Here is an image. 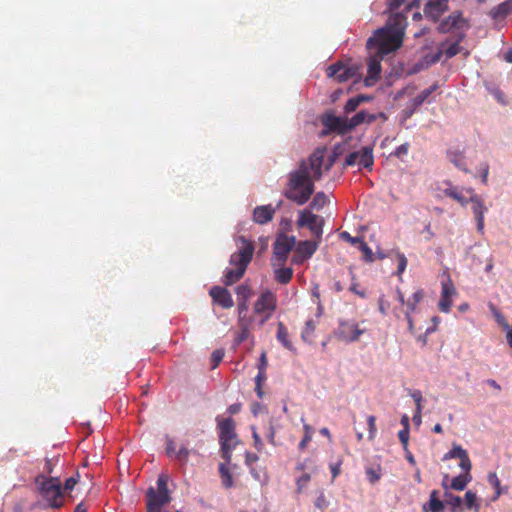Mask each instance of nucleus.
Masks as SVG:
<instances>
[{
    "mask_svg": "<svg viewBox=\"0 0 512 512\" xmlns=\"http://www.w3.org/2000/svg\"><path fill=\"white\" fill-rule=\"evenodd\" d=\"M323 160L324 149H316L307 161L302 160L289 174L284 196L297 205L305 204L314 193V181L322 177Z\"/></svg>",
    "mask_w": 512,
    "mask_h": 512,
    "instance_id": "obj_1",
    "label": "nucleus"
},
{
    "mask_svg": "<svg viewBox=\"0 0 512 512\" xmlns=\"http://www.w3.org/2000/svg\"><path fill=\"white\" fill-rule=\"evenodd\" d=\"M237 251L231 254L229 263L234 268L226 269L223 283L227 286L239 281L245 274L246 269L253 258L255 246L252 241L244 236L236 238Z\"/></svg>",
    "mask_w": 512,
    "mask_h": 512,
    "instance_id": "obj_2",
    "label": "nucleus"
},
{
    "mask_svg": "<svg viewBox=\"0 0 512 512\" xmlns=\"http://www.w3.org/2000/svg\"><path fill=\"white\" fill-rule=\"evenodd\" d=\"M35 484L45 504L44 508L59 509L64 505L61 483L57 477H46L43 474L35 478Z\"/></svg>",
    "mask_w": 512,
    "mask_h": 512,
    "instance_id": "obj_3",
    "label": "nucleus"
},
{
    "mask_svg": "<svg viewBox=\"0 0 512 512\" xmlns=\"http://www.w3.org/2000/svg\"><path fill=\"white\" fill-rule=\"evenodd\" d=\"M402 41L403 36H400V33L380 28L367 40L366 46L367 49H374L376 54L383 57L397 50L401 46Z\"/></svg>",
    "mask_w": 512,
    "mask_h": 512,
    "instance_id": "obj_4",
    "label": "nucleus"
},
{
    "mask_svg": "<svg viewBox=\"0 0 512 512\" xmlns=\"http://www.w3.org/2000/svg\"><path fill=\"white\" fill-rule=\"evenodd\" d=\"M218 428L222 458L230 463L232 452L239 442L235 432V422L232 418H226L219 422Z\"/></svg>",
    "mask_w": 512,
    "mask_h": 512,
    "instance_id": "obj_5",
    "label": "nucleus"
},
{
    "mask_svg": "<svg viewBox=\"0 0 512 512\" xmlns=\"http://www.w3.org/2000/svg\"><path fill=\"white\" fill-rule=\"evenodd\" d=\"M296 224L298 228L307 227L316 237L317 241H321L324 226L323 217L313 214L308 210H303L299 213Z\"/></svg>",
    "mask_w": 512,
    "mask_h": 512,
    "instance_id": "obj_6",
    "label": "nucleus"
},
{
    "mask_svg": "<svg viewBox=\"0 0 512 512\" xmlns=\"http://www.w3.org/2000/svg\"><path fill=\"white\" fill-rule=\"evenodd\" d=\"M277 308V297L270 291L265 290L260 294L256 302L254 303V312L256 314L263 315L262 323L271 318L272 314Z\"/></svg>",
    "mask_w": 512,
    "mask_h": 512,
    "instance_id": "obj_7",
    "label": "nucleus"
},
{
    "mask_svg": "<svg viewBox=\"0 0 512 512\" xmlns=\"http://www.w3.org/2000/svg\"><path fill=\"white\" fill-rule=\"evenodd\" d=\"M358 73L356 65H347L343 62H336L326 69V75L339 83L346 82L354 78Z\"/></svg>",
    "mask_w": 512,
    "mask_h": 512,
    "instance_id": "obj_8",
    "label": "nucleus"
},
{
    "mask_svg": "<svg viewBox=\"0 0 512 512\" xmlns=\"http://www.w3.org/2000/svg\"><path fill=\"white\" fill-rule=\"evenodd\" d=\"M364 332L354 321H340L334 334L338 340L350 343L357 341Z\"/></svg>",
    "mask_w": 512,
    "mask_h": 512,
    "instance_id": "obj_9",
    "label": "nucleus"
},
{
    "mask_svg": "<svg viewBox=\"0 0 512 512\" xmlns=\"http://www.w3.org/2000/svg\"><path fill=\"white\" fill-rule=\"evenodd\" d=\"M466 192L470 195L469 201L472 204L471 209L474 214L477 231L481 234L484 233V217L485 213L488 211V208L485 206L482 198L477 195L473 188L466 189Z\"/></svg>",
    "mask_w": 512,
    "mask_h": 512,
    "instance_id": "obj_10",
    "label": "nucleus"
},
{
    "mask_svg": "<svg viewBox=\"0 0 512 512\" xmlns=\"http://www.w3.org/2000/svg\"><path fill=\"white\" fill-rule=\"evenodd\" d=\"M296 245V238L294 236H287L281 234L276 238L274 243V256L281 263H285L290 251Z\"/></svg>",
    "mask_w": 512,
    "mask_h": 512,
    "instance_id": "obj_11",
    "label": "nucleus"
},
{
    "mask_svg": "<svg viewBox=\"0 0 512 512\" xmlns=\"http://www.w3.org/2000/svg\"><path fill=\"white\" fill-rule=\"evenodd\" d=\"M146 498L147 512H161L162 507L171 501L170 494L158 493L153 487L148 488Z\"/></svg>",
    "mask_w": 512,
    "mask_h": 512,
    "instance_id": "obj_12",
    "label": "nucleus"
},
{
    "mask_svg": "<svg viewBox=\"0 0 512 512\" xmlns=\"http://www.w3.org/2000/svg\"><path fill=\"white\" fill-rule=\"evenodd\" d=\"M320 242L311 241V240H305L300 241L295 249V254L293 256V262L300 264L306 261L307 259L311 258L312 255L316 252L318 249V245Z\"/></svg>",
    "mask_w": 512,
    "mask_h": 512,
    "instance_id": "obj_13",
    "label": "nucleus"
},
{
    "mask_svg": "<svg viewBox=\"0 0 512 512\" xmlns=\"http://www.w3.org/2000/svg\"><path fill=\"white\" fill-rule=\"evenodd\" d=\"M456 294V289L450 278L441 283V297L438 303L439 310L447 313L452 306V297Z\"/></svg>",
    "mask_w": 512,
    "mask_h": 512,
    "instance_id": "obj_14",
    "label": "nucleus"
},
{
    "mask_svg": "<svg viewBox=\"0 0 512 512\" xmlns=\"http://www.w3.org/2000/svg\"><path fill=\"white\" fill-rule=\"evenodd\" d=\"M449 0H428L424 7V14L427 18L436 22L448 10Z\"/></svg>",
    "mask_w": 512,
    "mask_h": 512,
    "instance_id": "obj_15",
    "label": "nucleus"
},
{
    "mask_svg": "<svg viewBox=\"0 0 512 512\" xmlns=\"http://www.w3.org/2000/svg\"><path fill=\"white\" fill-rule=\"evenodd\" d=\"M382 56L376 54L368 59L367 76L364 80L366 86H373L379 79L381 74Z\"/></svg>",
    "mask_w": 512,
    "mask_h": 512,
    "instance_id": "obj_16",
    "label": "nucleus"
},
{
    "mask_svg": "<svg viewBox=\"0 0 512 512\" xmlns=\"http://www.w3.org/2000/svg\"><path fill=\"white\" fill-rule=\"evenodd\" d=\"M209 295L215 303L220 305L224 309H229L234 306V301L230 292L223 287L213 286L210 289Z\"/></svg>",
    "mask_w": 512,
    "mask_h": 512,
    "instance_id": "obj_17",
    "label": "nucleus"
},
{
    "mask_svg": "<svg viewBox=\"0 0 512 512\" xmlns=\"http://www.w3.org/2000/svg\"><path fill=\"white\" fill-rule=\"evenodd\" d=\"M453 458L460 459L459 466L461 467V469L463 471L469 472L471 470L472 463L469 458V455H468L467 451L465 449H463L460 445L454 444L452 449L449 452H447L443 457L444 460L453 459Z\"/></svg>",
    "mask_w": 512,
    "mask_h": 512,
    "instance_id": "obj_18",
    "label": "nucleus"
},
{
    "mask_svg": "<svg viewBox=\"0 0 512 512\" xmlns=\"http://www.w3.org/2000/svg\"><path fill=\"white\" fill-rule=\"evenodd\" d=\"M276 213V209L271 205L257 206L253 210V221L257 224H266L270 222Z\"/></svg>",
    "mask_w": 512,
    "mask_h": 512,
    "instance_id": "obj_19",
    "label": "nucleus"
},
{
    "mask_svg": "<svg viewBox=\"0 0 512 512\" xmlns=\"http://www.w3.org/2000/svg\"><path fill=\"white\" fill-rule=\"evenodd\" d=\"M407 25V18L402 13H393L388 18L385 29L391 32H398L400 36H404V30Z\"/></svg>",
    "mask_w": 512,
    "mask_h": 512,
    "instance_id": "obj_20",
    "label": "nucleus"
},
{
    "mask_svg": "<svg viewBox=\"0 0 512 512\" xmlns=\"http://www.w3.org/2000/svg\"><path fill=\"white\" fill-rule=\"evenodd\" d=\"M323 124L332 131H337L341 134L347 133L351 129H348L349 120L334 115H328L324 120Z\"/></svg>",
    "mask_w": 512,
    "mask_h": 512,
    "instance_id": "obj_21",
    "label": "nucleus"
},
{
    "mask_svg": "<svg viewBox=\"0 0 512 512\" xmlns=\"http://www.w3.org/2000/svg\"><path fill=\"white\" fill-rule=\"evenodd\" d=\"M357 165L360 168H365L368 169L369 171L372 170V167L374 165V156L373 148L371 146H365L359 150V158L357 161Z\"/></svg>",
    "mask_w": 512,
    "mask_h": 512,
    "instance_id": "obj_22",
    "label": "nucleus"
},
{
    "mask_svg": "<svg viewBox=\"0 0 512 512\" xmlns=\"http://www.w3.org/2000/svg\"><path fill=\"white\" fill-rule=\"evenodd\" d=\"M510 13H512V2L506 0L493 7L490 10L489 15L492 19L498 20L507 17Z\"/></svg>",
    "mask_w": 512,
    "mask_h": 512,
    "instance_id": "obj_23",
    "label": "nucleus"
},
{
    "mask_svg": "<svg viewBox=\"0 0 512 512\" xmlns=\"http://www.w3.org/2000/svg\"><path fill=\"white\" fill-rule=\"evenodd\" d=\"M438 89V84L435 83L433 84L432 86H430L429 88L427 89H424L423 91H421L417 96H415L412 100H411V112L410 114L416 110L419 106H421L428 98L429 96L435 92L436 90Z\"/></svg>",
    "mask_w": 512,
    "mask_h": 512,
    "instance_id": "obj_24",
    "label": "nucleus"
},
{
    "mask_svg": "<svg viewBox=\"0 0 512 512\" xmlns=\"http://www.w3.org/2000/svg\"><path fill=\"white\" fill-rule=\"evenodd\" d=\"M276 338L286 349L290 351H296L295 347L289 339L288 330L282 322L278 323Z\"/></svg>",
    "mask_w": 512,
    "mask_h": 512,
    "instance_id": "obj_25",
    "label": "nucleus"
},
{
    "mask_svg": "<svg viewBox=\"0 0 512 512\" xmlns=\"http://www.w3.org/2000/svg\"><path fill=\"white\" fill-rule=\"evenodd\" d=\"M370 100H372L371 96H367V95H363V94L357 95L355 97L348 99V101L346 102V104L344 106V110L346 113L354 112L359 107V105L361 103L368 102Z\"/></svg>",
    "mask_w": 512,
    "mask_h": 512,
    "instance_id": "obj_26",
    "label": "nucleus"
},
{
    "mask_svg": "<svg viewBox=\"0 0 512 512\" xmlns=\"http://www.w3.org/2000/svg\"><path fill=\"white\" fill-rule=\"evenodd\" d=\"M447 156H448L450 162H452L457 168H459L465 172H468V169H467L466 163H465V157L461 151L448 150Z\"/></svg>",
    "mask_w": 512,
    "mask_h": 512,
    "instance_id": "obj_27",
    "label": "nucleus"
},
{
    "mask_svg": "<svg viewBox=\"0 0 512 512\" xmlns=\"http://www.w3.org/2000/svg\"><path fill=\"white\" fill-rule=\"evenodd\" d=\"M228 464L229 463L225 461V463H220L219 465V474L221 482L226 489H230L234 486L232 474L230 473L229 468L227 466Z\"/></svg>",
    "mask_w": 512,
    "mask_h": 512,
    "instance_id": "obj_28",
    "label": "nucleus"
},
{
    "mask_svg": "<svg viewBox=\"0 0 512 512\" xmlns=\"http://www.w3.org/2000/svg\"><path fill=\"white\" fill-rule=\"evenodd\" d=\"M472 477L469 472H465L463 475L454 477L451 481L450 488L456 491H462L466 488L467 484L471 481Z\"/></svg>",
    "mask_w": 512,
    "mask_h": 512,
    "instance_id": "obj_29",
    "label": "nucleus"
},
{
    "mask_svg": "<svg viewBox=\"0 0 512 512\" xmlns=\"http://www.w3.org/2000/svg\"><path fill=\"white\" fill-rule=\"evenodd\" d=\"M410 396L415 402L416 405V411L413 416V421L419 425L421 424V414H422V400L423 396L420 390H414L410 393Z\"/></svg>",
    "mask_w": 512,
    "mask_h": 512,
    "instance_id": "obj_30",
    "label": "nucleus"
},
{
    "mask_svg": "<svg viewBox=\"0 0 512 512\" xmlns=\"http://www.w3.org/2000/svg\"><path fill=\"white\" fill-rule=\"evenodd\" d=\"M487 478L489 484L495 489V495L492 498L493 501L497 500L503 493L507 492V488L504 490L502 489L501 481L495 472H490Z\"/></svg>",
    "mask_w": 512,
    "mask_h": 512,
    "instance_id": "obj_31",
    "label": "nucleus"
},
{
    "mask_svg": "<svg viewBox=\"0 0 512 512\" xmlns=\"http://www.w3.org/2000/svg\"><path fill=\"white\" fill-rule=\"evenodd\" d=\"M445 501L450 506V512H462V499L459 496L445 492Z\"/></svg>",
    "mask_w": 512,
    "mask_h": 512,
    "instance_id": "obj_32",
    "label": "nucleus"
},
{
    "mask_svg": "<svg viewBox=\"0 0 512 512\" xmlns=\"http://www.w3.org/2000/svg\"><path fill=\"white\" fill-rule=\"evenodd\" d=\"M444 194L447 197H450L454 200H456L461 206L465 207L468 203H470L469 198L467 199L462 195L461 192L457 190L455 187H450L444 190Z\"/></svg>",
    "mask_w": 512,
    "mask_h": 512,
    "instance_id": "obj_33",
    "label": "nucleus"
},
{
    "mask_svg": "<svg viewBox=\"0 0 512 512\" xmlns=\"http://www.w3.org/2000/svg\"><path fill=\"white\" fill-rule=\"evenodd\" d=\"M315 322L312 319L306 321L305 326L301 332V338L303 341L311 343L313 341L315 332Z\"/></svg>",
    "mask_w": 512,
    "mask_h": 512,
    "instance_id": "obj_34",
    "label": "nucleus"
},
{
    "mask_svg": "<svg viewBox=\"0 0 512 512\" xmlns=\"http://www.w3.org/2000/svg\"><path fill=\"white\" fill-rule=\"evenodd\" d=\"M438 491L433 490L430 493L429 509L431 512H443L444 503L438 498Z\"/></svg>",
    "mask_w": 512,
    "mask_h": 512,
    "instance_id": "obj_35",
    "label": "nucleus"
},
{
    "mask_svg": "<svg viewBox=\"0 0 512 512\" xmlns=\"http://www.w3.org/2000/svg\"><path fill=\"white\" fill-rule=\"evenodd\" d=\"M460 19V14L450 15L446 20L440 23L439 30L443 33L448 32L451 28L456 27L458 25Z\"/></svg>",
    "mask_w": 512,
    "mask_h": 512,
    "instance_id": "obj_36",
    "label": "nucleus"
},
{
    "mask_svg": "<svg viewBox=\"0 0 512 512\" xmlns=\"http://www.w3.org/2000/svg\"><path fill=\"white\" fill-rule=\"evenodd\" d=\"M293 276V270L291 268L285 267L280 268L275 271V279L277 282L281 284H287L290 282Z\"/></svg>",
    "mask_w": 512,
    "mask_h": 512,
    "instance_id": "obj_37",
    "label": "nucleus"
},
{
    "mask_svg": "<svg viewBox=\"0 0 512 512\" xmlns=\"http://www.w3.org/2000/svg\"><path fill=\"white\" fill-rule=\"evenodd\" d=\"M328 203V197L324 192H317L311 203L310 208L315 210H321Z\"/></svg>",
    "mask_w": 512,
    "mask_h": 512,
    "instance_id": "obj_38",
    "label": "nucleus"
},
{
    "mask_svg": "<svg viewBox=\"0 0 512 512\" xmlns=\"http://www.w3.org/2000/svg\"><path fill=\"white\" fill-rule=\"evenodd\" d=\"M465 506L469 510H474L475 512H479L480 504L477 499L476 493L472 491H467L465 493Z\"/></svg>",
    "mask_w": 512,
    "mask_h": 512,
    "instance_id": "obj_39",
    "label": "nucleus"
},
{
    "mask_svg": "<svg viewBox=\"0 0 512 512\" xmlns=\"http://www.w3.org/2000/svg\"><path fill=\"white\" fill-rule=\"evenodd\" d=\"M424 293L421 289L415 291L411 298L406 301L407 311L410 313L416 310L417 304L423 299Z\"/></svg>",
    "mask_w": 512,
    "mask_h": 512,
    "instance_id": "obj_40",
    "label": "nucleus"
},
{
    "mask_svg": "<svg viewBox=\"0 0 512 512\" xmlns=\"http://www.w3.org/2000/svg\"><path fill=\"white\" fill-rule=\"evenodd\" d=\"M236 294L238 301H248L252 295V291L249 285L241 284L236 288Z\"/></svg>",
    "mask_w": 512,
    "mask_h": 512,
    "instance_id": "obj_41",
    "label": "nucleus"
},
{
    "mask_svg": "<svg viewBox=\"0 0 512 512\" xmlns=\"http://www.w3.org/2000/svg\"><path fill=\"white\" fill-rule=\"evenodd\" d=\"M240 325V332L236 335L235 337V344L236 345H240L241 343H243L247 338H248V335H249V323L248 322H242V323H239Z\"/></svg>",
    "mask_w": 512,
    "mask_h": 512,
    "instance_id": "obj_42",
    "label": "nucleus"
},
{
    "mask_svg": "<svg viewBox=\"0 0 512 512\" xmlns=\"http://www.w3.org/2000/svg\"><path fill=\"white\" fill-rule=\"evenodd\" d=\"M359 250L363 253V260L365 262L371 263L374 261V254L372 249L367 245V243L362 240L358 245Z\"/></svg>",
    "mask_w": 512,
    "mask_h": 512,
    "instance_id": "obj_43",
    "label": "nucleus"
},
{
    "mask_svg": "<svg viewBox=\"0 0 512 512\" xmlns=\"http://www.w3.org/2000/svg\"><path fill=\"white\" fill-rule=\"evenodd\" d=\"M365 117H366V111L362 110L355 114L352 118L348 119V129H354L355 127L359 126L360 124L365 123Z\"/></svg>",
    "mask_w": 512,
    "mask_h": 512,
    "instance_id": "obj_44",
    "label": "nucleus"
},
{
    "mask_svg": "<svg viewBox=\"0 0 512 512\" xmlns=\"http://www.w3.org/2000/svg\"><path fill=\"white\" fill-rule=\"evenodd\" d=\"M490 309H491V312H492L496 322L503 329H508L509 328V323L507 322V320L505 319L503 314L493 304H490Z\"/></svg>",
    "mask_w": 512,
    "mask_h": 512,
    "instance_id": "obj_45",
    "label": "nucleus"
},
{
    "mask_svg": "<svg viewBox=\"0 0 512 512\" xmlns=\"http://www.w3.org/2000/svg\"><path fill=\"white\" fill-rule=\"evenodd\" d=\"M168 476L165 474L159 475L157 479V491L162 494H170L168 490Z\"/></svg>",
    "mask_w": 512,
    "mask_h": 512,
    "instance_id": "obj_46",
    "label": "nucleus"
},
{
    "mask_svg": "<svg viewBox=\"0 0 512 512\" xmlns=\"http://www.w3.org/2000/svg\"><path fill=\"white\" fill-rule=\"evenodd\" d=\"M367 423H368V429H369L368 439L369 440H373L375 438L376 432H377V429H376V417L373 416V415H369L367 417Z\"/></svg>",
    "mask_w": 512,
    "mask_h": 512,
    "instance_id": "obj_47",
    "label": "nucleus"
},
{
    "mask_svg": "<svg viewBox=\"0 0 512 512\" xmlns=\"http://www.w3.org/2000/svg\"><path fill=\"white\" fill-rule=\"evenodd\" d=\"M329 506V501L326 498L323 491H320L316 500H315V507L320 510H325Z\"/></svg>",
    "mask_w": 512,
    "mask_h": 512,
    "instance_id": "obj_48",
    "label": "nucleus"
},
{
    "mask_svg": "<svg viewBox=\"0 0 512 512\" xmlns=\"http://www.w3.org/2000/svg\"><path fill=\"white\" fill-rule=\"evenodd\" d=\"M339 236L342 240L350 243L351 245H359L360 242L363 240L360 237L351 236L347 231L341 232Z\"/></svg>",
    "mask_w": 512,
    "mask_h": 512,
    "instance_id": "obj_49",
    "label": "nucleus"
},
{
    "mask_svg": "<svg viewBox=\"0 0 512 512\" xmlns=\"http://www.w3.org/2000/svg\"><path fill=\"white\" fill-rule=\"evenodd\" d=\"M460 52V46L457 42L450 44L445 50V56L447 59L456 56Z\"/></svg>",
    "mask_w": 512,
    "mask_h": 512,
    "instance_id": "obj_50",
    "label": "nucleus"
},
{
    "mask_svg": "<svg viewBox=\"0 0 512 512\" xmlns=\"http://www.w3.org/2000/svg\"><path fill=\"white\" fill-rule=\"evenodd\" d=\"M189 454H190V451L186 448V447H181L179 448V450L176 452V459L181 462L182 464H185L187 463L188 461V458H189Z\"/></svg>",
    "mask_w": 512,
    "mask_h": 512,
    "instance_id": "obj_51",
    "label": "nucleus"
},
{
    "mask_svg": "<svg viewBox=\"0 0 512 512\" xmlns=\"http://www.w3.org/2000/svg\"><path fill=\"white\" fill-rule=\"evenodd\" d=\"M224 357V352L222 350H215L211 355L212 368H216Z\"/></svg>",
    "mask_w": 512,
    "mask_h": 512,
    "instance_id": "obj_52",
    "label": "nucleus"
},
{
    "mask_svg": "<svg viewBox=\"0 0 512 512\" xmlns=\"http://www.w3.org/2000/svg\"><path fill=\"white\" fill-rule=\"evenodd\" d=\"M237 309L239 314V323L245 322L244 317L248 311V301H239Z\"/></svg>",
    "mask_w": 512,
    "mask_h": 512,
    "instance_id": "obj_53",
    "label": "nucleus"
},
{
    "mask_svg": "<svg viewBox=\"0 0 512 512\" xmlns=\"http://www.w3.org/2000/svg\"><path fill=\"white\" fill-rule=\"evenodd\" d=\"M409 143H404L396 148V150L392 153L397 158H402L403 156L408 154L409 151Z\"/></svg>",
    "mask_w": 512,
    "mask_h": 512,
    "instance_id": "obj_54",
    "label": "nucleus"
},
{
    "mask_svg": "<svg viewBox=\"0 0 512 512\" xmlns=\"http://www.w3.org/2000/svg\"><path fill=\"white\" fill-rule=\"evenodd\" d=\"M359 158V150L349 153L345 158V165L346 166H354L357 164Z\"/></svg>",
    "mask_w": 512,
    "mask_h": 512,
    "instance_id": "obj_55",
    "label": "nucleus"
},
{
    "mask_svg": "<svg viewBox=\"0 0 512 512\" xmlns=\"http://www.w3.org/2000/svg\"><path fill=\"white\" fill-rule=\"evenodd\" d=\"M397 258H398V267H397V273L400 275L402 274L405 269H406V266H407V258L405 257L404 254L402 253H398L397 254Z\"/></svg>",
    "mask_w": 512,
    "mask_h": 512,
    "instance_id": "obj_56",
    "label": "nucleus"
},
{
    "mask_svg": "<svg viewBox=\"0 0 512 512\" xmlns=\"http://www.w3.org/2000/svg\"><path fill=\"white\" fill-rule=\"evenodd\" d=\"M378 118H381L383 120L387 119L386 115L383 112H379L378 114H374V113H369V112L366 111L365 123H368V124L373 123Z\"/></svg>",
    "mask_w": 512,
    "mask_h": 512,
    "instance_id": "obj_57",
    "label": "nucleus"
},
{
    "mask_svg": "<svg viewBox=\"0 0 512 512\" xmlns=\"http://www.w3.org/2000/svg\"><path fill=\"white\" fill-rule=\"evenodd\" d=\"M400 442L403 444L404 450H407L409 441V429H402L398 433Z\"/></svg>",
    "mask_w": 512,
    "mask_h": 512,
    "instance_id": "obj_58",
    "label": "nucleus"
},
{
    "mask_svg": "<svg viewBox=\"0 0 512 512\" xmlns=\"http://www.w3.org/2000/svg\"><path fill=\"white\" fill-rule=\"evenodd\" d=\"M342 459H339L335 463L330 464V470L332 473V481L341 473Z\"/></svg>",
    "mask_w": 512,
    "mask_h": 512,
    "instance_id": "obj_59",
    "label": "nucleus"
},
{
    "mask_svg": "<svg viewBox=\"0 0 512 512\" xmlns=\"http://www.w3.org/2000/svg\"><path fill=\"white\" fill-rule=\"evenodd\" d=\"M309 481H310V475L307 473H305L301 477H299L297 479V491L300 493Z\"/></svg>",
    "mask_w": 512,
    "mask_h": 512,
    "instance_id": "obj_60",
    "label": "nucleus"
},
{
    "mask_svg": "<svg viewBox=\"0 0 512 512\" xmlns=\"http://www.w3.org/2000/svg\"><path fill=\"white\" fill-rule=\"evenodd\" d=\"M389 308V303L384 299L383 296L378 299V309L382 315H386Z\"/></svg>",
    "mask_w": 512,
    "mask_h": 512,
    "instance_id": "obj_61",
    "label": "nucleus"
},
{
    "mask_svg": "<svg viewBox=\"0 0 512 512\" xmlns=\"http://www.w3.org/2000/svg\"><path fill=\"white\" fill-rule=\"evenodd\" d=\"M267 366H268V360H267L266 352H262L260 355V358H259L258 366H257L258 370L266 372Z\"/></svg>",
    "mask_w": 512,
    "mask_h": 512,
    "instance_id": "obj_62",
    "label": "nucleus"
},
{
    "mask_svg": "<svg viewBox=\"0 0 512 512\" xmlns=\"http://www.w3.org/2000/svg\"><path fill=\"white\" fill-rule=\"evenodd\" d=\"M366 474H367L368 480L371 484L376 483L380 479V475L372 468H368L366 470Z\"/></svg>",
    "mask_w": 512,
    "mask_h": 512,
    "instance_id": "obj_63",
    "label": "nucleus"
},
{
    "mask_svg": "<svg viewBox=\"0 0 512 512\" xmlns=\"http://www.w3.org/2000/svg\"><path fill=\"white\" fill-rule=\"evenodd\" d=\"M258 456L255 453H246L245 455V463L247 466L251 467L255 462L258 461Z\"/></svg>",
    "mask_w": 512,
    "mask_h": 512,
    "instance_id": "obj_64",
    "label": "nucleus"
}]
</instances>
